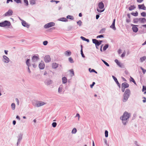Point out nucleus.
Listing matches in <instances>:
<instances>
[{
	"instance_id": "1",
	"label": "nucleus",
	"mask_w": 146,
	"mask_h": 146,
	"mask_svg": "<svg viewBox=\"0 0 146 146\" xmlns=\"http://www.w3.org/2000/svg\"><path fill=\"white\" fill-rule=\"evenodd\" d=\"M130 116V114L126 111H125L123 113L122 116L120 118L122 120V123L123 125H125L126 123L128 121V119H129Z\"/></svg>"
},
{
	"instance_id": "2",
	"label": "nucleus",
	"mask_w": 146,
	"mask_h": 146,
	"mask_svg": "<svg viewBox=\"0 0 146 146\" xmlns=\"http://www.w3.org/2000/svg\"><path fill=\"white\" fill-rule=\"evenodd\" d=\"M131 95V91L129 89H126L123 95L122 98V101L125 102L128 100Z\"/></svg>"
},
{
	"instance_id": "3",
	"label": "nucleus",
	"mask_w": 146,
	"mask_h": 146,
	"mask_svg": "<svg viewBox=\"0 0 146 146\" xmlns=\"http://www.w3.org/2000/svg\"><path fill=\"white\" fill-rule=\"evenodd\" d=\"M39 56L38 54L34 55L32 57V62L31 65L33 66L34 68H35L37 64H36V62L39 60Z\"/></svg>"
},
{
	"instance_id": "4",
	"label": "nucleus",
	"mask_w": 146,
	"mask_h": 146,
	"mask_svg": "<svg viewBox=\"0 0 146 146\" xmlns=\"http://www.w3.org/2000/svg\"><path fill=\"white\" fill-rule=\"evenodd\" d=\"M11 25L10 22L7 21H5L3 22L0 23V27H5L10 26Z\"/></svg>"
},
{
	"instance_id": "5",
	"label": "nucleus",
	"mask_w": 146,
	"mask_h": 146,
	"mask_svg": "<svg viewBox=\"0 0 146 146\" xmlns=\"http://www.w3.org/2000/svg\"><path fill=\"white\" fill-rule=\"evenodd\" d=\"M64 91V86L62 84L60 85L58 89V93L59 94H63Z\"/></svg>"
},
{
	"instance_id": "6",
	"label": "nucleus",
	"mask_w": 146,
	"mask_h": 146,
	"mask_svg": "<svg viewBox=\"0 0 146 146\" xmlns=\"http://www.w3.org/2000/svg\"><path fill=\"white\" fill-rule=\"evenodd\" d=\"M45 104V103L42 101L36 102L35 104H33V105L35 107H37L42 106Z\"/></svg>"
},
{
	"instance_id": "7",
	"label": "nucleus",
	"mask_w": 146,
	"mask_h": 146,
	"mask_svg": "<svg viewBox=\"0 0 146 146\" xmlns=\"http://www.w3.org/2000/svg\"><path fill=\"white\" fill-rule=\"evenodd\" d=\"M13 11L11 9H9L8 11L3 15L4 17L10 16L13 14Z\"/></svg>"
},
{
	"instance_id": "8",
	"label": "nucleus",
	"mask_w": 146,
	"mask_h": 146,
	"mask_svg": "<svg viewBox=\"0 0 146 146\" xmlns=\"http://www.w3.org/2000/svg\"><path fill=\"white\" fill-rule=\"evenodd\" d=\"M9 58L6 56L5 55L3 56L2 60L4 63H8L9 62Z\"/></svg>"
},
{
	"instance_id": "9",
	"label": "nucleus",
	"mask_w": 146,
	"mask_h": 146,
	"mask_svg": "<svg viewBox=\"0 0 146 146\" xmlns=\"http://www.w3.org/2000/svg\"><path fill=\"white\" fill-rule=\"evenodd\" d=\"M55 25V23L53 22H51L45 25L44 26V28H48Z\"/></svg>"
},
{
	"instance_id": "10",
	"label": "nucleus",
	"mask_w": 146,
	"mask_h": 146,
	"mask_svg": "<svg viewBox=\"0 0 146 146\" xmlns=\"http://www.w3.org/2000/svg\"><path fill=\"white\" fill-rule=\"evenodd\" d=\"M44 60L46 63H48L51 61V58L49 55H46L44 58Z\"/></svg>"
},
{
	"instance_id": "11",
	"label": "nucleus",
	"mask_w": 146,
	"mask_h": 146,
	"mask_svg": "<svg viewBox=\"0 0 146 146\" xmlns=\"http://www.w3.org/2000/svg\"><path fill=\"white\" fill-rule=\"evenodd\" d=\"M20 20L22 21V24L23 26L24 27H27L28 28L29 27V25L25 21L20 19Z\"/></svg>"
},
{
	"instance_id": "12",
	"label": "nucleus",
	"mask_w": 146,
	"mask_h": 146,
	"mask_svg": "<svg viewBox=\"0 0 146 146\" xmlns=\"http://www.w3.org/2000/svg\"><path fill=\"white\" fill-rule=\"evenodd\" d=\"M39 67L40 69H43L45 67V65L44 62L42 61H41L40 63L39 64Z\"/></svg>"
},
{
	"instance_id": "13",
	"label": "nucleus",
	"mask_w": 146,
	"mask_h": 146,
	"mask_svg": "<svg viewBox=\"0 0 146 146\" xmlns=\"http://www.w3.org/2000/svg\"><path fill=\"white\" fill-rule=\"evenodd\" d=\"M131 26H133L132 29L134 32L136 33L138 31V28L137 27V25L131 24Z\"/></svg>"
},
{
	"instance_id": "14",
	"label": "nucleus",
	"mask_w": 146,
	"mask_h": 146,
	"mask_svg": "<svg viewBox=\"0 0 146 146\" xmlns=\"http://www.w3.org/2000/svg\"><path fill=\"white\" fill-rule=\"evenodd\" d=\"M92 42L93 43L95 44L96 46H99L100 45L99 41L96 39H92Z\"/></svg>"
},
{
	"instance_id": "15",
	"label": "nucleus",
	"mask_w": 146,
	"mask_h": 146,
	"mask_svg": "<svg viewBox=\"0 0 146 146\" xmlns=\"http://www.w3.org/2000/svg\"><path fill=\"white\" fill-rule=\"evenodd\" d=\"M115 19H113V22L111 25L110 26V28L112 29L114 31L116 29V28L115 26Z\"/></svg>"
},
{
	"instance_id": "16",
	"label": "nucleus",
	"mask_w": 146,
	"mask_h": 146,
	"mask_svg": "<svg viewBox=\"0 0 146 146\" xmlns=\"http://www.w3.org/2000/svg\"><path fill=\"white\" fill-rule=\"evenodd\" d=\"M141 21V18H136L134 19L133 20V23H137L138 22L139 23H141V22H142Z\"/></svg>"
},
{
	"instance_id": "17",
	"label": "nucleus",
	"mask_w": 146,
	"mask_h": 146,
	"mask_svg": "<svg viewBox=\"0 0 146 146\" xmlns=\"http://www.w3.org/2000/svg\"><path fill=\"white\" fill-rule=\"evenodd\" d=\"M129 86V84L126 82H125L122 83L121 84V87H123L125 88H128Z\"/></svg>"
},
{
	"instance_id": "18",
	"label": "nucleus",
	"mask_w": 146,
	"mask_h": 146,
	"mask_svg": "<svg viewBox=\"0 0 146 146\" xmlns=\"http://www.w3.org/2000/svg\"><path fill=\"white\" fill-rule=\"evenodd\" d=\"M138 7L139 9H143L144 10H146V7H145L144 4L139 5H138Z\"/></svg>"
},
{
	"instance_id": "19",
	"label": "nucleus",
	"mask_w": 146,
	"mask_h": 146,
	"mask_svg": "<svg viewBox=\"0 0 146 146\" xmlns=\"http://www.w3.org/2000/svg\"><path fill=\"white\" fill-rule=\"evenodd\" d=\"M112 77L113 78V80H114L116 82V83L117 84V85H118V87L119 88H120L121 87V85H120V84H119V82H118V80L117 79V78L115 77L114 76H112Z\"/></svg>"
},
{
	"instance_id": "20",
	"label": "nucleus",
	"mask_w": 146,
	"mask_h": 146,
	"mask_svg": "<svg viewBox=\"0 0 146 146\" xmlns=\"http://www.w3.org/2000/svg\"><path fill=\"white\" fill-rule=\"evenodd\" d=\"M53 81L51 80H47L45 82V84L47 85H49L52 83Z\"/></svg>"
},
{
	"instance_id": "21",
	"label": "nucleus",
	"mask_w": 146,
	"mask_h": 146,
	"mask_svg": "<svg viewBox=\"0 0 146 146\" xmlns=\"http://www.w3.org/2000/svg\"><path fill=\"white\" fill-rule=\"evenodd\" d=\"M104 7V3L102 2H100L98 3V7L100 9H103Z\"/></svg>"
},
{
	"instance_id": "22",
	"label": "nucleus",
	"mask_w": 146,
	"mask_h": 146,
	"mask_svg": "<svg viewBox=\"0 0 146 146\" xmlns=\"http://www.w3.org/2000/svg\"><path fill=\"white\" fill-rule=\"evenodd\" d=\"M64 54L66 56H69L71 54V52L69 50H67L64 52Z\"/></svg>"
},
{
	"instance_id": "23",
	"label": "nucleus",
	"mask_w": 146,
	"mask_h": 146,
	"mask_svg": "<svg viewBox=\"0 0 146 146\" xmlns=\"http://www.w3.org/2000/svg\"><path fill=\"white\" fill-rule=\"evenodd\" d=\"M52 66L53 68L55 69L58 67V64L54 62L52 64Z\"/></svg>"
},
{
	"instance_id": "24",
	"label": "nucleus",
	"mask_w": 146,
	"mask_h": 146,
	"mask_svg": "<svg viewBox=\"0 0 146 146\" xmlns=\"http://www.w3.org/2000/svg\"><path fill=\"white\" fill-rule=\"evenodd\" d=\"M115 62L120 67H122L121 64L120 62L118 61V60L117 59L115 60Z\"/></svg>"
},
{
	"instance_id": "25",
	"label": "nucleus",
	"mask_w": 146,
	"mask_h": 146,
	"mask_svg": "<svg viewBox=\"0 0 146 146\" xmlns=\"http://www.w3.org/2000/svg\"><path fill=\"white\" fill-rule=\"evenodd\" d=\"M58 20L60 21L66 22L68 21L67 19L64 17H62L58 19Z\"/></svg>"
},
{
	"instance_id": "26",
	"label": "nucleus",
	"mask_w": 146,
	"mask_h": 146,
	"mask_svg": "<svg viewBox=\"0 0 146 146\" xmlns=\"http://www.w3.org/2000/svg\"><path fill=\"white\" fill-rule=\"evenodd\" d=\"M62 83L65 84L67 82V79L65 77H64L62 78Z\"/></svg>"
},
{
	"instance_id": "27",
	"label": "nucleus",
	"mask_w": 146,
	"mask_h": 146,
	"mask_svg": "<svg viewBox=\"0 0 146 146\" xmlns=\"http://www.w3.org/2000/svg\"><path fill=\"white\" fill-rule=\"evenodd\" d=\"M21 139H22V135H20L18 137V142L17 143V145H18L19 143H20V141H21Z\"/></svg>"
},
{
	"instance_id": "28",
	"label": "nucleus",
	"mask_w": 146,
	"mask_h": 146,
	"mask_svg": "<svg viewBox=\"0 0 146 146\" xmlns=\"http://www.w3.org/2000/svg\"><path fill=\"white\" fill-rule=\"evenodd\" d=\"M146 59V57L145 56H144L142 57H141L140 58V62H143L145 61Z\"/></svg>"
},
{
	"instance_id": "29",
	"label": "nucleus",
	"mask_w": 146,
	"mask_h": 146,
	"mask_svg": "<svg viewBox=\"0 0 146 146\" xmlns=\"http://www.w3.org/2000/svg\"><path fill=\"white\" fill-rule=\"evenodd\" d=\"M80 38L83 40L86 41H87L88 42H89V40L88 39H86V38H85V37H84L83 36H81L80 37Z\"/></svg>"
},
{
	"instance_id": "30",
	"label": "nucleus",
	"mask_w": 146,
	"mask_h": 146,
	"mask_svg": "<svg viewBox=\"0 0 146 146\" xmlns=\"http://www.w3.org/2000/svg\"><path fill=\"white\" fill-rule=\"evenodd\" d=\"M30 61V60L29 59H28L26 61V64L28 67H29L31 65L29 62Z\"/></svg>"
},
{
	"instance_id": "31",
	"label": "nucleus",
	"mask_w": 146,
	"mask_h": 146,
	"mask_svg": "<svg viewBox=\"0 0 146 146\" xmlns=\"http://www.w3.org/2000/svg\"><path fill=\"white\" fill-rule=\"evenodd\" d=\"M11 108L13 110H14L15 109V105L14 103H12L11 104Z\"/></svg>"
},
{
	"instance_id": "32",
	"label": "nucleus",
	"mask_w": 146,
	"mask_h": 146,
	"mask_svg": "<svg viewBox=\"0 0 146 146\" xmlns=\"http://www.w3.org/2000/svg\"><path fill=\"white\" fill-rule=\"evenodd\" d=\"M35 0H30V4L32 5H33L35 4Z\"/></svg>"
},
{
	"instance_id": "33",
	"label": "nucleus",
	"mask_w": 146,
	"mask_h": 146,
	"mask_svg": "<svg viewBox=\"0 0 146 146\" xmlns=\"http://www.w3.org/2000/svg\"><path fill=\"white\" fill-rule=\"evenodd\" d=\"M109 45L108 44H106L104 47L103 50L104 51L106 50V49L108 48Z\"/></svg>"
},
{
	"instance_id": "34",
	"label": "nucleus",
	"mask_w": 146,
	"mask_h": 146,
	"mask_svg": "<svg viewBox=\"0 0 146 146\" xmlns=\"http://www.w3.org/2000/svg\"><path fill=\"white\" fill-rule=\"evenodd\" d=\"M66 19H70L71 20H73L74 19V18L73 17V16H71V15H68L66 17Z\"/></svg>"
},
{
	"instance_id": "35",
	"label": "nucleus",
	"mask_w": 146,
	"mask_h": 146,
	"mask_svg": "<svg viewBox=\"0 0 146 146\" xmlns=\"http://www.w3.org/2000/svg\"><path fill=\"white\" fill-rule=\"evenodd\" d=\"M135 8V7H134V5H131L130 7H129V10L130 11H131L133 10Z\"/></svg>"
},
{
	"instance_id": "36",
	"label": "nucleus",
	"mask_w": 146,
	"mask_h": 146,
	"mask_svg": "<svg viewBox=\"0 0 146 146\" xmlns=\"http://www.w3.org/2000/svg\"><path fill=\"white\" fill-rule=\"evenodd\" d=\"M76 131H77L76 129V128H74L72 130V134H75L76 133Z\"/></svg>"
},
{
	"instance_id": "37",
	"label": "nucleus",
	"mask_w": 146,
	"mask_h": 146,
	"mask_svg": "<svg viewBox=\"0 0 146 146\" xmlns=\"http://www.w3.org/2000/svg\"><path fill=\"white\" fill-rule=\"evenodd\" d=\"M89 71L90 72H94L96 74L97 73V72L94 69H92L91 70H90L91 68H89Z\"/></svg>"
},
{
	"instance_id": "38",
	"label": "nucleus",
	"mask_w": 146,
	"mask_h": 146,
	"mask_svg": "<svg viewBox=\"0 0 146 146\" xmlns=\"http://www.w3.org/2000/svg\"><path fill=\"white\" fill-rule=\"evenodd\" d=\"M141 21H142V22H141V23H144L146 21V19H145V18H141Z\"/></svg>"
},
{
	"instance_id": "39",
	"label": "nucleus",
	"mask_w": 146,
	"mask_h": 146,
	"mask_svg": "<svg viewBox=\"0 0 146 146\" xmlns=\"http://www.w3.org/2000/svg\"><path fill=\"white\" fill-rule=\"evenodd\" d=\"M106 30L105 29L103 28L99 32V33L101 34H102L104 33Z\"/></svg>"
},
{
	"instance_id": "40",
	"label": "nucleus",
	"mask_w": 146,
	"mask_h": 146,
	"mask_svg": "<svg viewBox=\"0 0 146 146\" xmlns=\"http://www.w3.org/2000/svg\"><path fill=\"white\" fill-rule=\"evenodd\" d=\"M70 73L72 75V76H74V72L73 69H71L70 70Z\"/></svg>"
},
{
	"instance_id": "41",
	"label": "nucleus",
	"mask_w": 146,
	"mask_h": 146,
	"mask_svg": "<svg viewBox=\"0 0 146 146\" xmlns=\"http://www.w3.org/2000/svg\"><path fill=\"white\" fill-rule=\"evenodd\" d=\"M131 14L134 16H137L138 15V13L137 12L136 13H131Z\"/></svg>"
},
{
	"instance_id": "42",
	"label": "nucleus",
	"mask_w": 146,
	"mask_h": 146,
	"mask_svg": "<svg viewBox=\"0 0 146 146\" xmlns=\"http://www.w3.org/2000/svg\"><path fill=\"white\" fill-rule=\"evenodd\" d=\"M141 16L143 17H146V13L145 12H143L142 13H141Z\"/></svg>"
},
{
	"instance_id": "43",
	"label": "nucleus",
	"mask_w": 146,
	"mask_h": 146,
	"mask_svg": "<svg viewBox=\"0 0 146 146\" xmlns=\"http://www.w3.org/2000/svg\"><path fill=\"white\" fill-rule=\"evenodd\" d=\"M68 60L70 62V63H73L74 62V61L73 60V59L72 58V57H70L68 58Z\"/></svg>"
},
{
	"instance_id": "44",
	"label": "nucleus",
	"mask_w": 146,
	"mask_h": 146,
	"mask_svg": "<svg viewBox=\"0 0 146 146\" xmlns=\"http://www.w3.org/2000/svg\"><path fill=\"white\" fill-rule=\"evenodd\" d=\"M130 80V81L133 82L135 84H136V83H135V80H134V79L133 78L131 77Z\"/></svg>"
},
{
	"instance_id": "45",
	"label": "nucleus",
	"mask_w": 146,
	"mask_h": 146,
	"mask_svg": "<svg viewBox=\"0 0 146 146\" xmlns=\"http://www.w3.org/2000/svg\"><path fill=\"white\" fill-rule=\"evenodd\" d=\"M57 125V123L56 122H54L52 123V125L54 127H55Z\"/></svg>"
},
{
	"instance_id": "46",
	"label": "nucleus",
	"mask_w": 146,
	"mask_h": 146,
	"mask_svg": "<svg viewBox=\"0 0 146 146\" xmlns=\"http://www.w3.org/2000/svg\"><path fill=\"white\" fill-rule=\"evenodd\" d=\"M104 10H105V9H103L102 10H100L99 9H98V8L97 9V11L98 12H100V13H102V12H103L104 11Z\"/></svg>"
},
{
	"instance_id": "47",
	"label": "nucleus",
	"mask_w": 146,
	"mask_h": 146,
	"mask_svg": "<svg viewBox=\"0 0 146 146\" xmlns=\"http://www.w3.org/2000/svg\"><path fill=\"white\" fill-rule=\"evenodd\" d=\"M81 54L82 56L84 58L85 57V56L83 54L82 49H81Z\"/></svg>"
},
{
	"instance_id": "48",
	"label": "nucleus",
	"mask_w": 146,
	"mask_h": 146,
	"mask_svg": "<svg viewBox=\"0 0 146 146\" xmlns=\"http://www.w3.org/2000/svg\"><path fill=\"white\" fill-rule=\"evenodd\" d=\"M77 24L79 25V26H80L81 25L82 22L80 20H79L77 22Z\"/></svg>"
},
{
	"instance_id": "49",
	"label": "nucleus",
	"mask_w": 146,
	"mask_h": 146,
	"mask_svg": "<svg viewBox=\"0 0 146 146\" xmlns=\"http://www.w3.org/2000/svg\"><path fill=\"white\" fill-rule=\"evenodd\" d=\"M105 137H107L108 136V131L107 130H106L105 131Z\"/></svg>"
},
{
	"instance_id": "50",
	"label": "nucleus",
	"mask_w": 146,
	"mask_h": 146,
	"mask_svg": "<svg viewBox=\"0 0 146 146\" xmlns=\"http://www.w3.org/2000/svg\"><path fill=\"white\" fill-rule=\"evenodd\" d=\"M14 1L16 2L17 3H21V0H14Z\"/></svg>"
},
{
	"instance_id": "51",
	"label": "nucleus",
	"mask_w": 146,
	"mask_h": 146,
	"mask_svg": "<svg viewBox=\"0 0 146 146\" xmlns=\"http://www.w3.org/2000/svg\"><path fill=\"white\" fill-rule=\"evenodd\" d=\"M24 2L26 4L27 6H28V1L27 0H24Z\"/></svg>"
},
{
	"instance_id": "52",
	"label": "nucleus",
	"mask_w": 146,
	"mask_h": 146,
	"mask_svg": "<svg viewBox=\"0 0 146 146\" xmlns=\"http://www.w3.org/2000/svg\"><path fill=\"white\" fill-rule=\"evenodd\" d=\"M48 41H45L43 42V44L44 45H46L48 44Z\"/></svg>"
},
{
	"instance_id": "53",
	"label": "nucleus",
	"mask_w": 146,
	"mask_h": 146,
	"mask_svg": "<svg viewBox=\"0 0 146 146\" xmlns=\"http://www.w3.org/2000/svg\"><path fill=\"white\" fill-rule=\"evenodd\" d=\"M103 37H104L103 35H98V36H97L96 38H100Z\"/></svg>"
},
{
	"instance_id": "54",
	"label": "nucleus",
	"mask_w": 146,
	"mask_h": 146,
	"mask_svg": "<svg viewBox=\"0 0 146 146\" xmlns=\"http://www.w3.org/2000/svg\"><path fill=\"white\" fill-rule=\"evenodd\" d=\"M95 84V83L94 82H93L92 83V84L90 85V87L91 88H92Z\"/></svg>"
},
{
	"instance_id": "55",
	"label": "nucleus",
	"mask_w": 146,
	"mask_h": 146,
	"mask_svg": "<svg viewBox=\"0 0 146 146\" xmlns=\"http://www.w3.org/2000/svg\"><path fill=\"white\" fill-rule=\"evenodd\" d=\"M125 52H123L121 55V57H124L125 56Z\"/></svg>"
},
{
	"instance_id": "56",
	"label": "nucleus",
	"mask_w": 146,
	"mask_h": 146,
	"mask_svg": "<svg viewBox=\"0 0 146 146\" xmlns=\"http://www.w3.org/2000/svg\"><path fill=\"white\" fill-rule=\"evenodd\" d=\"M78 117V119L79 120V119L80 117V115L79 114L77 113L76 115V117Z\"/></svg>"
},
{
	"instance_id": "57",
	"label": "nucleus",
	"mask_w": 146,
	"mask_h": 146,
	"mask_svg": "<svg viewBox=\"0 0 146 146\" xmlns=\"http://www.w3.org/2000/svg\"><path fill=\"white\" fill-rule=\"evenodd\" d=\"M126 22L127 23H129L131 22V20L129 19H126Z\"/></svg>"
},
{
	"instance_id": "58",
	"label": "nucleus",
	"mask_w": 146,
	"mask_h": 146,
	"mask_svg": "<svg viewBox=\"0 0 146 146\" xmlns=\"http://www.w3.org/2000/svg\"><path fill=\"white\" fill-rule=\"evenodd\" d=\"M119 54H120L121 52V49H119L118 51Z\"/></svg>"
},
{
	"instance_id": "59",
	"label": "nucleus",
	"mask_w": 146,
	"mask_h": 146,
	"mask_svg": "<svg viewBox=\"0 0 146 146\" xmlns=\"http://www.w3.org/2000/svg\"><path fill=\"white\" fill-rule=\"evenodd\" d=\"M137 0V1L138 2V3H141V2H142L143 0Z\"/></svg>"
},
{
	"instance_id": "60",
	"label": "nucleus",
	"mask_w": 146,
	"mask_h": 146,
	"mask_svg": "<svg viewBox=\"0 0 146 146\" xmlns=\"http://www.w3.org/2000/svg\"><path fill=\"white\" fill-rule=\"evenodd\" d=\"M9 1H11L12 2H13V1L12 0H7L6 3H9Z\"/></svg>"
},
{
	"instance_id": "61",
	"label": "nucleus",
	"mask_w": 146,
	"mask_h": 146,
	"mask_svg": "<svg viewBox=\"0 0 146 146\" xmlns=\"http://www.w3.org/2000/svg\"><path fill=\"white\" fill-rule=\"evenodd\" d=\"M100 15H97L96 16V19H98Z\"/></svg>"
},
{
	"instance_id": "62",
	"label": "nucleus",
	"mask_w": 146,
	"mask_h": 146,
	"mask_svg": "<svg viewBox=\"0 0 146 146\" xmlns=\"http://www.w3.org/2000/svg\"><path fill=\"white\" fill-rule=\"evenodd\" d=\"M142 71L144 74H145L146 72V70L145 69H142Z\"/></svg>"
},
{
	"instance_id": "63",
	"label": "nucleus",
	"mask_w": 146,
	"mask_h": 146,
	"mask_svg": "<svg viewBox=\"0 0 146 146\" xmlns=\"http://www.w3.org/2000/svg\"><path fill=\"white\" fill-rule=\"evenodd\" d=\"M125 89V88H124L123 87V88L121 87V91L123 92H124Z\"/></svg>"
},
{
	"instance_id": "64",
	"label": "nucleus",
	"mask_w": 146,
	"mask_h": 146,
	"mask_svg": "<svg viewBox=\"0 0 146 146\" xmlns=\"http://www.w3.org/2000/svg\"><path fill=\"white\" fill-rule=\"evenodd\" d=\"M104 64L106 65L107 66H109V64L107 63V62H105Z\"/></svg>"
}]
</instances>
